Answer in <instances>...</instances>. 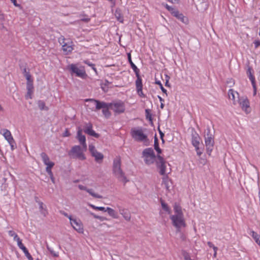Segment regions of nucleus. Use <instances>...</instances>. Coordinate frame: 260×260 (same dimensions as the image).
Returning <instances> with one entry per match:
<instances>
[{
  "mask_svg": "<svg viewBox=\"0 0 260 260\" xmlns=\"http://www.w3.org/2000/svg\"><path fill=\"white\" fill-rule=\"evenodd\" d=\"M174 214L170 216V219L173 225L177 231H180L182 228L186 226L184 216L181 207L175 203L173 207Z\"/></svg>",
  "mask_w": 260,
  "mask_h": 260,
  "instance_id": "1",
  "label": "nucleus"
},
{
  "mask_svg": "<svg viewBox=\"0 0 260 260\" xmlns=\"http://www.w3.org/2000/svg\"><path fill=\"white\" fill-rule=\"evenodd\" d=\"M113 174L115 177L119 181L125 184L128 181L125 173L122 171L121 167V160L119 157H116L113 160Z\"/></svg>",
  "mask_w": 260,
  "mask_h": 260,
  "instance_id": "2",
  "label": "nucleus"
},
{
  "mask_svg": "<svg viewBox=\"0 0 260 260\" xmlns=\"http://www.w3.org/2000/svg\"><path fill=\"white\" fill-rule=\"evenodd\" d=\"M131 135L133 139L137 142H143L147 145L149 143L148 136L142 127H134L131 130Z\"/></svg>",
  "mask_w": 260,
  "mask_h": 260,
  "instance_id": "3",
  "label": "nucleus"
},
{
  "mask_svg": "<svg viewBox=\"0 0 260 260\" xmlns=\"http://www.w3.org/2000/svg\"><path fill=\"white\" fill-rule=\"evenodd\" d=\"M68 69L72 76H76L82 79L87 77L85 68L83 66H78V64L72 63L68 66Z\"/></svg>",
  "mask_w": 260,
  "mask_h": 260,
  "instance_id": "4",
  "label": "nucleus"
},
{
  "mask_svg": "<svg viewBox=\"0 0 260 260\" xmlns=\"http://www.w3.org/2000/svg\"><path fill=\"white\" fill-rule=\"evenodd\" d=\"M142 157L145 163L148 165L153 164L156 160V156L152 148H147L142 152Z\"/></svg>",
  "mask_w": 260,
  "mask_h": 260,
  "instance_id": "5",
  "label": "nucleus"
},
{
  "mask_svg": "<svg viewBox=\"0 0 260 260\" xmlns=\"http://www.w3.org/2000/svg\"><path fill=\"white\" fill-rule=\"evenodd\" d=\"M41 155L44 164L47 166L46 171L49 175L52 182L54 183V178L51 171V169L54 166V163L50 160L49 157L46 153H42Z\"/></svg>",
  "mask_w": 260,
  "mask_h": 260,
  "instance_id": "6",
  "label": "nucleus"
},
{
  "mask_svg": "<svg viewBox=\"0 0 260 260\" xmlns=\"http://www.w3.org/2000/svg\"><path fill=\"white\" fill-rule=\"evenodd\" d=\"M0 134L8 142L11 147V150H14L16 148V144L11 132L6 128H2L0 130Z\"/></svg>",
  "mask_w": 260,
  "mask_h": 260,
  "instance_id": "7",
  "label": "nucleus"
},
{
  "mask_svg": "<svg viewBox=\"0 0 260 260\" xmlns=\"http://www.w3.org/2000/svg\"><path fill=\"white\" fill-rule=\"evenodd\" d=\"M86 149H84L82 146H75L72 148L70 152V155L73 158H78L80 160H83L85 159L86 157L84 154V151Z\"/></svg>",
  "mask_w": 260,
  "mask_h": 260,
  "instance_id": "8",
  "label": "nucleus"
},
{
  "mask_svg": "<svg viewBox=\"0 0 260 260\" xmlns=\"http://www.w3.org/2000/svg\"><path fill=\"white\" fill-rule=\"evenodd\" d=\"M66 216H67L70 219V223L73 227V228L76 230L78 233L82 234L84 232L83 225L81 222V221L77 218L75 217H73L72 216H67L66 214Z\"/></svg>",
  "mask_w": 260,
  "mask_h": 260,
  "instance_id": "9",
  "label": "nucleus"
},
{
  "mask_svg": "<svg viewBox=\"0 0 260 260\" xmlns=\"http://www.w3.org/2000/svg\"><path fill=\"white\" fill-rule=\"evenodd\" d=\"M109 105H110V109L118 114L123 113L125 110L124 103L120 100L113 101L110 103Z\"/></svg>",
  "mask_w": 260,
  "mask_h": 260,
  "instance_id": "10",
  "label": "nucleus"
},
{
  "mask_svg": "<svg viewBox=\"0 0 260 260\" xmlns=\"http://www.w3.org/2000/svg\"><path fill=\"white\" fill-rule=\"evenodd\" d=\"M238 103L242 110L246 113L248 114L250 112L249 101L246 96L239 98Z\"/></svg>",
  "mask_w": 260,
  "mask_h": 260,
  "instance_id": "11",
  "label": "nucleus"
},
{
  "mask_svg": "<svg viewBox=\"0 0 260 260\" xmlns=\"http://www.w3.org/2000/svg\"><path fill=\"white\" fill-rule=\"evenodd\" d=\"M157 160L156 161L157 168L159 170V173L160 175L166 176V163L162 157L158 155L157 156Z\"/></svg>",
  "mask_w": 260,
  "mask_h": 260,
  "instance_id": "12",
  "label": "nucleus"
},
{
  "mask_svg": "<svg viewBox=\"0 0 260 260\" xmlns=\"http://www.w3.org/2000/svg\"><path fill=\"white\" fill-rule=\"evenodd\" d=\"M85 102H90L95 105V110H98L101 109H105L110 108V105L109 103H107L104 102H101L100 101L94 100L93 99H87L85 100Z\"/></svg>",
  "mask_w": 260,
  "mask_h": 260,
  "instance_id": "13",
  "label": "nucleus"
},
{
  "mask_svg": "<svg viewBox=\"0 0 260 260\" xmlns=\"http://www.w3.org/2000/svg\"><path fill=\"white\" fill-rule=\"evenodd\" d=\"M137 79L136 80V87L138 94L141 98H145V95L143 92L142 79L140 75V73L136 74Z\"/></svg>",
  "mask_w": 260,
  "mask_h": 260,
  "instance_id": "14",
  "label": "nucleus"
},
{
  "mask_svg": "<svg viewBox=\"0 0 260 260\" xmlns=\"http://www.w3.org/2000/svg\"><path fill=\"white\" fill-rule=\"evenodd\" d=\"M89 150L92 156L95 158L96 162H100L102 161L104 155L101 153L98 152L93 145H89Z\"/></svg>",
  "mask_w": 260,
  "mask_h": 260,
  "instance_id": "15",
  "label": "nucleus"
},
{
  "mask_svg": "<svg viewBox=\"0 0 260 260\" xmlns=\"http://www.w3.org/2000/svg\"><path fill=\"white\" fill-rule=\"evenodd\" d=\"M162 179V186L164 187L167 191H170L173 188L171 180L169 178L167 175L164 176Z\"/></svg>",
  "mask_w": 260,
  "mask_h": 260,
  "instance_id": "16",
  "label": "nucleus"
},
{
  "mask_svg": "<svg viewBox=\"0 0 260 260\" xmlns=\"http://www.w3.org/2000/svg\"><path fill=\"white\" fill-rule=\"evenodd\" d=\"M77 139L83 146V148L84 149H87L86 138L85 136L82 135V130L80 128H79L77 132Z\"/></svg>",
  "mask_w": 260,
  "mask_h": 260,
  "instance_id": "17",
  "label": "nucleus"
},
{
  "mask_svg": "<svg viewBox=\"0 0 260 260\" xmlns=\"http://www.w3.org/2000/svg\"><path fill=\"white\" fill-rule=\"evenodd\" d=\"M84 132L91 136H93L95 138H98L99 135L96 133L92 129V125L91 123H89L86 125L84 128Z\"/></svg>",
  "mask_w": 260,
  "mask_h": 260,
  "instance_id": "18",
  "label": "nucleus"
},
{
  "mask_svg": "<svg viewBox=\"0 0 260 260\" xmlns=\"http://www.w3.org/2000/svg\"><path fill=\"white\" fill-rule=\"evenodd\" d=\"M200 139V137L197 133H195L192 135L191 143L194 147L199 146Z\"/></svg>",
  "mask_w": 260,
  "mask_h": 260,
  "instance_id": "19",
  "label": "nucleus"
},
{
  "mask_svg": "<svg viewBox=\"0 0 260 260\" xmlns=\"http://www.w3.org/2000/svg\"><path fill=\"white\" fill-rule=\"evenodd\" d=\"M228 96L229 99L233 101V104H236V98L239 96V93L235 91L233 89H230L228 91Z\"/></svg>",
  "mask_w": 260,
  "mask_h": 260,
  "instance_id": "20",
  "label": "nucleus"
},
{
  "mask_svg": "<svg viewBox=\"0 0 260 260\" xmlns=\"http://www.w3.org/2000/svg\"><path fill=\"white\" fill-rule=\"evenodd\" d=\"M127 58H128V62L129 63L132 69L133 70L135 74L140 73L139 69L137 67V66L132 61V60L131 58V55L130 53H127Z\"/></svg>",
  "mask_w": 260,
  "mask_h": 260,
  "instance_id": "21",
  "label": "nucleus"
},
{
  "mask_svg": "<svg viewBox=\"0 0 260 260\" xmlns=\"http://www.w3.org/2000/svg\"><path fill=\"white\" fill-rule=\"evenodd\" d=\"M27 94L26 95V99H31L32 94L34 92V86L33 83H28L27 84Z\"/></svg>",
  "mask_w": 260,
  "mask_h": 260,
  "instance_id": "22",
  "label": "nucleus"
},
{
  "mask_svg": "<svg viewBox=\"0 0 260 260\" xmlns=\"http://www.w3.org/2000/svg\"><path fill=\"white\" fill-rule=\"evenodd\" d=\"M205 142L206 146L213 147L214 140L211 135L207 134Z\"/></svg>",
  "mask_w": 260,
  "mask_h": 260,
  "instance_id": "23",
  "label": "nucleus"
},
{
  "mask_svg": "<svg viewBox=\"0 0 260 260\" xmlns=\"http://www.w3.org/2000/svg\"><path fill=\"white\" fill-rule=\"evenodd\" d=\"M249 234L253 238L255 242L260 246V235L253 231H250Z\"/></svg>",
  "mask_w": 260,
  "mask_h": 260,
  "instance_id": "24",
  "label": "nucleus"
},
{
  "mask_svg": "<svg viewBox=\"0 0 260 260\" xmlns=\"http://www.w3.org/2000/svg\"><path fill=\"white\" fill-rule=\"evenodd\" d=\"M119 211L123 218L127 221H129L131 219V215L124 209H119Z\"/></svg>",
  "mask_w": 260,
  "mask_h": 260,
  "instance_id": "25",
  "label": "nucleus"
},
{
  "mask_svg": "<svg viewBox=\"0 0 260 260\" xmlns=\"http://www.w3.org/2000/svg\"><path fill=\"white\" fill-rule=\"evenodd\" d=\"M17 243V245L19 248L23 250L25 253H28V250L23 245L22 243L21 240L18 237L15 240Z\"/></svg>",
  "mask_w": 260,
  "mask_h": 260,
  "instance_id": "26",
  "label": "nucleus"
},
{
  "mask_svg": "<svg viewBox=\"0 0 260 260\" xmlns=\"http://www.w3.org/2000/svg\"><path fill=\"white\" fill-rule=\"evenodd\" d=\"M17 243V245L19 248L23 250L25 253H28V250L23 245L22 243L21 240L18 237L15 240Z\"/></svg>",
  "mask_w": 260,
  "mask_h": 260,
  "instance_id": "27",
  "label": "nucleus"
},
{
  "mask_svg": "<svg viewBox=\"0 0 260 260\" xmlns=\"http://www.w3.org/2000/svg\"><path fill=\"white\" fill-rule=\"evenodd\" d=\"M17 243V245L19 248L23 250L25 253H28V250L23 245L22 243L21 240L18 237L15 240Z\"/></svg>",
  "mask_w": 260,
  "mask_h": 260,
  "instance_id": "28",
  "label": "nucleus"
},
{
  "mask_svg": "<svg viewBox=\"0 0 260 260\" xmlns=\"http://www.w3.org/2000/svg\"><path fill=\"white\" fill-rule=\"evenodd\" d=\"M17 243V245L19 248L23 250L25 253H28V250L23 245L22 243L21 240L18 237L15 240Z\"/></svg>",
  "mask_w": 260,
  "mask_h": 260,
  "instance_id": "29",
  "label": "nucleus"
},
{
  "mask_svg": "<svg viewBox=\"0 0 260 260\" xmlns=\"http://www.w3.org/2000/svg\"><path fill=\"white\" fill-rule=\"evenodd\" d=\"M172 15L182 22H184V17L183 15L180 13L177 10L173 12Z\"/></svg>",
  "mask_w": 260,
  "mask_h": 260,
  "instance_id": "30",
  "label": "nucleus"
},
{
  "mask_svg": "<svg viewBox=\"0 0 260 260\" xmlns=\"http://www.w3.org/2000/svg\"><path fill=\"white\" fill-rule=\"evenodd\" d=\"M106 212H107L108 214L113 218H117V214L113 209L110 207H107L106 208Z\"/></svg>",
  "mask_w": 260,
  "mask_h": 260,
  "instance_id": "31",
  "label": "nucleus"
},
{
  "mask_svg": "<svg viewBox=\"0 0 260 260\" xmlns=\"http://www.w3.org/2000/svg\"><path fill=\"white\" fill-rule=\"evenodd\" d=\"M73 42L70 41L66 42V54L71 52L73 50Z\"/></svg>",
  "mask_w": 260,
  "mask_h": 260,
  "instance_id": "32",
  "label": "nucleus"
},
{
  "mask_svg": "<svg viewBox=\"0 0 260 260\" xmlns=\"http://www.w3.org/2000/svg\"><path fill=\"white\" fill-rule=\"evenodd\" d=\"M160 203H161V205L162 209L164 210H165L169 214H170L171 213V210L170 208L162 200H161Z\"/></svg>",
  "mask_w": 260,
  "mask_h": 260,
  "instance_id": "33",
  "label": "nucleus"
},
{
  "mask_svg": "<svg viewBox=\"0 0 260 260\" xmlns=\"http://www.w3.org/2000/svg\"><path fill=\"white\" fill-rule=\"evenodd\" d=\"M115 16L117 20L121 23L123 22V18L119 10H116L115 12Z\"/></svg>",
  "mask_w": 260,
  "mask_h": 260,
  "instance_id": "34",
  "label": "nucleus"
},
{
  "mask_svg": "<svg viewBox=\"0 0 260 260\" xmlns=\"http://www.w3.org/2000/svg\"><path fill=\"white\" fill-rule=\"evenodd\" d=\"M24 72L25 74H24L25 77L27 80V84L33 83V80L31 78V76L30 74L28 72H26V70L25 69L24 70Z\"/></svg>",
  "mask_w": 260,
  "mask_h": 260,
  "instance_id": "35",
  "label": "nucleus"
},
{
  "mask_svg": "<svg viewBox=\"0 0 260 260\" xmlns=\"http://www.w3.org/2000/svg\"><path fill=\"white\" fill-rule=\"evenodd\" d=\"M86 191L87 192H88L91 196H92L94 198H98V199H102V196L93 192V191L92 189L87 188Z\"/></svg>",
  "mask_w": 260,
  "mask_h": 260,
  "instance_id": "36",
  "label": "nucleus"
},
{
  "mask_svg": "<svg viewBox=\"0 0 260 260\" xmlns=\"http://www.w3.org/2000/svg\"><path fill=\"white\" fill-rule=\"evenodd\" d=\"M154 147L155 150L157 151V152L158 154H160L161 152V150L160 149V148L159 147V145H158V143L157 138L155 139Z\"/></svg>",
  "mask_w": 260,
  "mask_h": 260,
  "instance_id": "37",
  "label": "nucleus"
},
{
  "mask_svg": "<svg viewBox=\"0 0 260 260\" xmlns=\"http://www.w3.org/2000/svg\"><path fill=\"white\" fill-rule=\"evenodd\" d=\"M83 62L85 64H86L87 65H88V66L90 67L96 73V68H95V65L92 63V62H91L89 60H85L83 61Z\"/></svg>",
  "mask_w": 260,
  "mask_h": 260,
  "instance_id": "38",
  "label": "nucleus"
},
{
  "mask_svg": "<svg viewBox=\"0 0 260 260\" xmlns=\"http://www.w3.org/2000/svg\"><path fill=\"white\" fill-rule=\"evenodd\" d=\"M38 106L41 110H47L48 108L46 107L45 103L42 101L38 102Z\"/></svg>",
  "mask_w": 260,
  "mask_h": 260,
  "instance_id": "39",
  "label": "nucleus"
},
{
  "mask_svg": "<svg viewBox=\"0 0 260 260\" xmlns=\"http://www.w3.org/2000/svg\"><path fill=\"white\" fill-rule=\"evenodd\" d=\"M248 78L251 82L252 87H254L255 84H256L254 76L253 75V74H250L248 75Z\"/></svg>",
  "mask_w": 260,
  "mask_h": 260,
  "instance_id": "40",
  "label": "nucleus"
},
{
  "mask_svg": "<svg viewBox=\"0 0 260 260\" xmlns=\"http://www.w3.org/2000/svg\"><path fill=\"white\" fill-rule=\"evenodd\" d=\"M89 206L94 209L106 212V208L104 207H98L92 204H90Z\"/></svg>",
  "mask_w": 260,
  "mask_h": 260,
  "instance_id": "41",
  "label": "nucleus"
},
{
  "mask_svg": "<svg viewBox=\"0 0 260 260\" xmlns=\"http://www.w3.org/2000/svg\"><path fill=\"white\" fill-rule=\"evenodd\" d=\"M155 83L159 86L160 89L164 93L167 94V90L164 88L160 81H156Z\"/></svg>",
  "mask_w": 260,
  "mask_h": 260,
  "instance_id": "42",
  "label": "nucleus"
},
{
  "mask_svg": "<svg viewBox=\"0 0 260 260\" xmlns=\"http://www.w3.org/2000/svg\"><path fill=\"white\" fill-rule=\"evenodd\" d=\"M8 234L10 236L13 237L14 238V240H15L19 237L18 235L15 233L13 231H8Z\"/></svg>",
  "mask_w": 260,
  "mask_h": 260,
  "instance_id": "43",
  "label": "nucleus"
},
{
  "mask_svg": "<svg viewBox=\"0 0 260 260\" xmlns=\"http://www.w3.org/2000/svg\"><path fill=\"white\" fill-rule=\"evenodd\" d=\"M39 206H40V209L41 210V213L44 215H45L47 213V211L45 208H44V205H43V203H40L39 204Z\"/></svg>",
  "mask_w": 260,
  "mask_h": 260,
  "instance_id": "44",
  "label": "nucleus"
},
{
  "mask_svg": "<svg viewBox=\"0 0 260 260\" xmlns=\"http://www.w3.org/2000/svg\"><path fill=\"white\" fill-rule=\"evenodd\" d=\"M110 108H107L103 109L102 112L103 114L105 116V117H107L110 115V113L109 111V109Z\"/></svg>",
  "mask_w": 260,
  "mask_h": 260,
  "instance_id": "45",
  "label": "nucleus"
},
{
  "mask_svg": "<svg viewBox=\"0 0 260 260\" xmlns=\"http://www.w3.org/2000/svg\"><path fill=\"white\" fill-rule=\"evenodd\" d=\"M165 7H166V9L169 12H170L172 14H173V12H175L176 10V9H175V8H174L172 7L169 6L168 4H166Z\"/></svg>",
  "mask_w": 260,
  "mask_h": 260,
  "instance_id": "46",
  "label": "nucleus"
},
{
  "mask_svg": "<svg viewBox=\"0 0 260 260\" xmlns=\"http://www.w3.org/2000/svg\"><path fill=\"white\" fill-rule=\"evenodd\" d=\"M207 153L210 155L213 150V147L206 146Z\"/></svg>",
  "mask_w": 260,
  "mask_h": 260,
  "instance_id": "47",
  "label": "nucleus"
},
{
  "mask_svg": "<svg viewBox=\"0 0 260 260\" xmlns=\"http://www.w3.org/2000/svg\"><path fill=\"white\" fill-rule=\"evenodd\" d=\"M253 43L254 44V46L255 48H257L260 46V41L259 40H255L253 42Z\"/></svg>",
  "mask_w": 260,
  "mask_h": 260,
  "instance_id": "48",
  "label": "nucleus"
},
{
  "mask_svg": "<svg viewBox=\"0 0 260 260\" xmlns=\"http://www.w3.org/2000/svg\"><path fill=\"white\" fill-rule=\"evenodd\" d=\"M195 149H196L197 155L199 156H201V154H202V151L200 150L199 146H198V147H195Z\"/></svg>",
  "mask_w": 260,
  "mask_h": 260,
  "instance_id": "49",
  "label": "nucleus"
},
{
  "mask_svg": "<svg viewBox=\"0 0 260 260\" xmlns=\"http://www.w3.org/2000/svg\"><path fill=\"white\" fill-rule=\"evenodd\" d=\"M78 188L80 189V190H86L87 191V188L84 186V185H78Z\"/></svg>",
  "mask_w": 260,
  "mask_h": 260,
  "instance_id": "50",
  "label": "nucleus"
},
{
  "mask_svg": "<svg viewBox=\"0 0 260 260\" xmlns=\"http://www.w3.org/2000/svg\"><path fill=\"white\" fill-rule=\"evenodd\" d=\"M213 249L214 250V257H216V254H217V247L215 246H213Z\"/></svg>",
  "mask_w": 260,
  "mask_h": 260,
  "instance_id": "51",
  "label": "nucleus"
},
{
  "mask_svg": "<svg viewBox=\"0 0 260 260\" xmlns=\"http://www.w3.org/2000/svg\"><path fill=\"white\" fill-rule=\"evenodd\" d=\"M11 2L14 4V5L16 7H19L20 6V5L18 4L17 3L16 0H10Z\"/></svg>",
  "mask_w": 260,
  "mask_h": 260,
  "instance_id": "52",
  "label": "nucleus"
},
{
  "mask_svg": "<svg viewBox=\"0 0 260 260\" xmlns=\"http://www.w3.org/2000/svg\"><path fill=\"white\" fill-rule=\"evenodd\" d=\"M158 131H159V135H160V138L161 139L162 141L164 142V140L163 139V137L164 136V134L159 129V128H158Z\"/></svg>",
  "mask_w": 260,
  "mask_h": 260,
  "instance_id": "53",
  "label": "nucleus"
},
{
  "mask_svg": "<svg viewBox=\"0 0 260 260\" xmlns=\"http://www.w3.org/2000/svg\"><path fill=\"white\" fill-rule=\"evenodd\" d=\"M169 2H171L172 3L174 4H178L179 2V0H167Z\"/></svg>",
  "mask_w": 260,
  "mask_h": 260,
  "instance_id": "54",
  "label": "nucleus"
},
{
  "mask_svg": "<svg viewBox=\"0 0 260 260\" xmlns=\"http://www.w3.org/2000/svg\"><path fill=\"white\" fill-rule=\"evenodd\" d=\"M252 70L251 68H249L248 70H247V75L248 76V75H250V74H252Z\"/></svg>",
  "mask_w": 260,
  "mask_h": 260,
  "instance_id": "55",
  "label": "nucleus"
},
{
  "mask_svg": "<svg viewBox=\"0 0 260 260\" xmlns=\"http://www.w3.org/2000/svg\"><path fill=\"white\" fill-rule=\"evenodd\" d=\"M253 95H255L256 94V84H255V87H253Z\"/></svg>",
  "mask_w": 260,
  "mask_h": 260,
  "instance_id": "56",
  "label": "nucleus"
},
{
  "mask_svg": "<svg viewBox=\"0 0 260 260\" xmlns=\"http://www.w3.org/2000/svg\"><path fill=\"white\" fill-rule=\"evenodd\" d=\"M108 1L111 3V4H112V7L115 6V0H108Z\"/></svg>",
  "mask_w": 260,
  "mask_h": 260,
  "instance_id": "57",
  "label": "nucleus"
},
{
  "mask_svg": "<svg viewBox=\"0 0 260 260\" xmlns=\"http://www.w3.org/2000/svg\"><path fill=\"white\" fill-rule=\"evenodd\" d=\"M208 245L210 247H212V248H213V246H214V245L211 242H208Z\"/></svg>",
  "mask_w": 260,
  "mask_h": 260,
  "instance_id": "58",
  "label": "nucleus"
},
{
  "mask_svg": "<svg viewBox=\"0 0 260 260\" xmlns=\"http://www.w3.org/2000/svg\"><path fill=\"white\" fill-rule=\"evenodd\" d=\"M88 103H89L88 104L86 105V106L87 107H90V106H92L94 105L93 103H91L90 102H88Z\"/></svg>",
  "mask_w": 260,
  "mask_h": 260,
  "instance_id": "59",
  "label": "nucleus"
},
{
  "mask_svg": "<svg viewBox=\"0 0 260 260\" xmlns=\"http://www.w3.org/2000/svg\"><path fill=\"white\" fill-rule=\"evenodd\" d=\"M158 99H159V101L160 102H162L164 101V100L162 99V98L161 96H159V95H158Z\"/></svg>",
  "mask_w": 260,
  "mask_h": 260,
  "instance_id": "60",
  "label": "nucleus"
},
{
  "mask_svg": "<svg viewBox=\"0 0 260 260\" xmlns=\"http://www.w3.org/2000/svg\"><path fill=\"white\" fill-rule=\"evenodd\" d=\"M82 20L85 21V22H88L89 20V18H84L82 19Z\"/></svg>",
  "mask_w": 260,
  "mask_h": 260,
  "instance_id": "61",
  "label": "nucleus"
},
{
  "mask_svg": "<svg viewBox=\"0 0 260 260\" xmlns=\"http://www.w3.org/2000/svg\"><path fill=\"white\" fill-rule=\"evenodd\" d=\"M4 18V15L3 14L0 13V19H3Z\"/></svg>",
  "mask_w": 260,
  "mask_h": 260,
  "instance_id": "62",
  "label": "nucleus"
},
{
  "mask_svg": "<svg viewBox=\"0 0 260 260\" xmlns=\"http://www.w3.org/2000/svg\"><path fill=\"white\" fill-rule=\"evenodd\" d=\"M164 107V104L162 102H161V104H160L161 109H163Z\"/></svg>",
  "mask_w": 260,
  "mask_h": 260,
  "instance_id": "63",
  "label": "nucleus"
},
{
  "mask_svg": "<svg viewBox=\"0 0 260 260\" xmlns=\"http://www.w3.org/2000/svg\"><path fill=\"white\" fill-rule=\"evenodd\" d=\"M70 135V133L66 129V137H68Z\"/></svg>",
  "mask_w": 260,
  "mask_h": 260,
  "instance_id": "64",
  "label": "nucleus"
}]
</instances>
